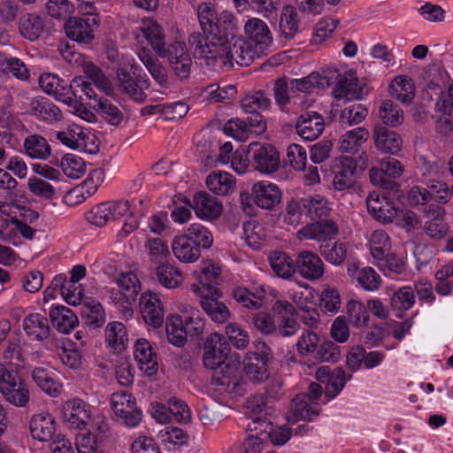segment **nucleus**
Listing matches in <instances>:
<instances>
[{
  "instance_id": "3",
  "label": "nucleus",
  "mask_w": 453,
  "mask_h": 453,
  "mask_svg": "<svg viewBox=\"0 0 453 453\" xmlns=\"http://www.w3.org/2000/svg\"><path fill=\"white\" fill-rule=\"evenodd\" d=\"M203 362L206 368H220L213 378L218 390L234 397L239 392V372L241 357L230 353V347L224 335L219 333L209 334L204 342Z\"/></svg>"
},
{
  "instance_id": "42",
  "label": "nucleus",
  "mask_w": 453,
  "mask_h": 453,
  "mask_svg": "<svg viewBox=\"0 0 453 453\" xmlns=\"http://www.w3.org/2000/svg\"><path fill=\"white\" fill-rule=\"evenodd\" d=\"M1 394L8 403L16 407H25L30 399L29 386L20 375Z\"/></svg>"
},
{
  "instance_id": "62",
  "label": "nucleus",
  "mask_w": 453,
  "mask_h": 453,
  "mask_svg": "<svg viewBox=\"0 0 453 453\" xmlns=\"http://www.w3.org/2000/svg\"><path fill=\"white\" fill-rule=\"evenodd\" d=\"M27 188L32 195L45 200H52L58 197V192L55 187L47 180L35 175H31L28 178Z\"/></svg>"
},
{
  "instance_id": "16",
  "label": "nucleus",
  "mask_w": 453,
  "mask_h": 453,
  "mask_svg": "<svg viewBox=\"0 0 453 453\" xmlns=\"http://www.w3.org/2000/svg\"><path fill=\"white\" fill-rule=\"evenodd\" d=\"M59 415L62 422L69 428L83 429L92 419L89 404L79 398H72L61 404Z\"/></svg>"
},
{
  "instance_id": "30",
  "label": "nucleus",
  "mask_w": 453,
  "mask_h": 453,
  "mask_svg": "<svg viewBox=\"0 0 453 453\" xmlns=\"http://www.w3.org/2000/svg\"><path fill=\"white\" fill-rule=\"evenodd\" d=\"M216 296L213 293L200 296L199 303L203 311L208 317L215 323L222 324L226 322L231 318V311L229 308L220 301L223 296V292L219 291Z\"/></svg>"
},
{
  "instance_id": "63",
  "label": "nucleus",
  "mask_w": 453,
  "mask_h": 453,
  "mask_svg": "<svg viewBox=\"0 0 453 453\" xmlns=\"http://www.w3.org/2000/svg\"><path fill=\"white\" fill-rule=\"evenodd\" d=\"M351 375L346 373L342 368L334 369L325 384V395L326 402L334 398L342 390L345 383L349 380Z\"/></svg>"
},
{
  "instance_id": "55",
  "label": "nucleus",
  "mask_w": 453,
  "mask_h": 453,
  "mask_svg": "<svg viewBox=\"0 0 453 453\" xmlns=\"http://www.w3.org/2000/svg\"><path fill=\"white\" fill-rule=\"evenodd\" d=\"M349 245L342 242H335L333 244H320L321 256L330 264L340 265L347 258Z\"/></svg>"
},
{
  "instance_id": "5",
  "label": "nucleus",
  "mask_w": 453,
  "mask_h": 453,
  "mask_svg": "<svg viewBox=\"0 0 453 453\" xmlns=\"http://www.w3.org/2000/svg\"><path fill=\"white\" fill-rule=\"evenodd\" d=\"M243 31L247 40L241 35L235 39L236 42L230 54V63L227 64L229 66L234 62L240 65H250L256 58L266 54L273 44L268 26L258 18H250L244 24Z\"/></svg>"
},
{
  "instance_id": "61",
  "label": "nucleus",
  "mask_w": 453,
  "mask_h": 453,
  "mask_svg": "<svg viewBox=\"0 0 453 453\" xmlns=\"http://www.w3.org/2000/svg\"><path fill=\"white\" fill-rule=\"evenodd\" d=\"M289 82V88L295 90V94L296 92L309 93L316 88H325L328 85V81L319 73H312L302 79H293Z\"/></svg>"
},
{
  "instance_id": "4",
  "label": "nucleus",
  "mask_w": 453,
  "mask_h": 453,
  "mask_svg": "<svg viewBox=\"0 0 453 453\" xmlns=\"http://www.w3.org/2000/svg\"><path fill=\"white\" fill-rule=\"evenodd\" d=\"M211 35H200L195 46V52L206 60L220 61L222 65L230 63L232 47L235 44L239 35L237 20L234 14L229 11H223L217 19V27Z\"/></svg>"
},
{
  "instance_id": "40",
  "label": "nucleus",
  "mask_w": 453,
  "mask_h": 453,
  "mask_svg": "<svg viewBox=\"0 0 453 453\" xmlns=\"http://www.w3.org/2000/svg\"><path fill=\"white\" fill-rule=\"evenodd\" d=\"M415 83L407 75L395 77L388 86L389 95L403 104H410L415 96Z\"/></svg>"
},
{
  "instance_id": "7",
  "label": "nucleus",
  "mask_w": 453,
  "mask_h": 453,
  "mask_svg": "<svg viewBox=\"0 0 453 453\" xmlns=\"http://www.w3.org/2000/svg\"><path fill=\"white\" fill-rule=\"evenodd\" d=\"M205 323L201 312L194 308L185 309L181 314L170 313L165 319L167 340L173 345L181 347L186 343L188 335L202 334Z\"/></svg>"
},
{
  "instance_id": "20",
  "label": "nucleus",
  "mask_w": 453,
  "mask_h": 453,
  "mask_svg": "<svg viewBox=\"0 0 453 453\" xmlns=\"http://www.w3.org/2000/svg\"><path fill=\"white\" fill-rule=\"evenodd\" d=\"M139 311L147 325L154 328L163 325L165 307L159 294L152 291L142 293L139 300Z\"/></svg>"
},
{
  "instance_id": "27",
  "label": "nucleus",
  "mask_w": 453,
  "mask_h": 453,
  "mask_svg": "<svg viewBox=\"0 0 453 453\" xmlns=\"http://www.w3.org/2000/svg\"><path fill=\"white\" fill-rule=\"evenodd\" d=\"M366 205L372 217L381 223H390L397 215V210L393 203L375 191L367 196Z\"/></svg>"
},
{
  "instance_id": "41",
  "label": "nucleus",
  "mask_w": 453,
  "mask_h": 453,
  "mask_svg": "<svg viewBox=\"0 0 453 453\" xmlns=\"http://www.w3.org/2000/svg\"><path fill=\"white\" fill-rule=\"evenodd\" d=\"M104 338L106 346L114 352H122L127 347V331L122 322H109L104 329Z\"/></svg>"
},
{
  "instance_id": "8",
  "label": "nucleus",
  "mask_w": 453,
  "mask_h": 453,
  "mask_svg": "<svg viewBox=\"0 0 453 453\" xmlns=\"http://www.w3.org/2000/svg\"><path fill=\"white\" fill-rule=\"evenodd\" d=\"M39 84L46 94L65 104H74L77 97L82 99V95L79 92L83 93L88 98L95 96V90L91 84L81 76L74 77L67 87L57 74L45 73L40 76Z\"/></svg>"
},
{
  "instance_id": "49",
  "label": "nucleus",
  "mask_w": 453,
  "mask_h": 453,
  "mask_svg": "<svg viewBox=\"0 0 453 453\" xmlns=\"http://www.w3.org/2000/svg\"><path fill=\"white\" fill-rule=\"evenodd\" d=\"M305 217L311 219L326 217L331 211L329 202L319 195L301 198Z\"/></svg>"
},
{
  "instance_id": "57",
  "label": "nucleus",
  "mask_w": 453,
  "mask_h": 453,
  "mask_svg": "<svg viewBox=\"0 0 453 453\" xmlns=\"http://www.w3.org/2000/svg\"><path fill=\"white\" fill-rule=\"evenodd\" d=\"M379 117L384 125L390 127H398L404 120L403 110L391 100H385L380 104Z\"/></svg>"
},
{
  "instance_id": "12",
  "label": "nucleus",
  "mask_w": 453,
  "mask_h": 453,
  "mask_svg": "<svg viewBox=\"0 0 453 453\" xmlns=\"http://www.w3.org/2000/svg\"><path fill=\"white\" fill-rule=\"evenodd\" d=\"M221 267L219 264L207 259L203 260L198 268L192 272L196 282L191 285L192 292L196 296H203L213 293L218 296L221 275Z\"/></svg>"
},
{
  "instance_id": "26",
  "label": "nucleus",
  "mask_w": 453,
  "mask_h": 453,
  "mask_svg": "<svg viewBox=\"0 0 453 453\" xmlns=\"http://www.w3.org/2000/svg\"><path fill=\"white\" fill-rule=\"evenodd\" d=\"M338 234V226L332 220L316 221L300 228L296 237L298 241L313 240L324 242Z\"/></svg>"
},
{
  "instance_id": "32",
  "label": "nucleus",
  "mask_w": 453,
  "mask_h": 453,
  "mask_svg": "<svg viewBox=\"0 0 453 453\" xmlns=\"http://www.w3.org/2000/svg\"><path fill=\"white\" fill-rule=\"evenodd\" d=\"M192 208L197 218L202 220H213L222 212V203L205 191L195 194Z\"/></svg>"
},
{
  "instance_id": "45",
  "label": "nucleus",
  "mask_w": 453,
  "mask_h": 453,
  "mask_svg": "<svg viewBox=\"0 0 453 453\" xmlns=\"http://www.w3.org/2000/svg\"><path fill=\"white\" fill-rule=\"evenodd\" d=\"M104 440L102 426L89 429L81 433L76 438V448L78 453H99Z\"/></svg>"
},
{
  "instance_id": "50",
  "label": "nucleus",
  "mask_w": 453,
  "mask_h": 453,
  "mask_svg": "<svg viewBox=\"0 0 453 453\" xmlns=\"http://www.w3.org/2000/svg\"><path fill=\"white\" fill-rule=\"evenodd\" d=\"M23 329L35 340L46 338L50 332L47 319L39 313L27 315L23 320Z\"/></svg>"
},
{
  "instance_id": "58",
  "label": "nucleus",
  "mask_w": 453,
  "mask_h": 453,
  "mask_svg": "<svg viewBox=\"0 0 453 453\" xmlns=\"http://www.w3.org/2000/svg\"><path fill=\"white\" fill-rule=\"evenodd\" d=\"M60 167L64 174L71 179H80L87 171V165L83 158L71 153L62 157Z\"/></svg>"
},
{
  "instance_id": "38",
  "label": "nucleus",
  "mask_w": 453,
  "mask_h": 453,
  "mask_svg": "<svg viewBox=\"0 0 453 453\" xmlns=\"http://www.w3.org/2000/svg\"><path fill=\"white\" fill-rule=\"evenodd\" d=\"M49 315L52 326L62 334H69L79 324L75 313L64 305H53Z\"/></svg>"
},
{
  "instance_id": "14",
  "label": "nucleus",
  "mask_w": 453,
  "mask_h": 453,
  "mask_svg": "<svg viewBox=\"0 0 453 453\" xmlns=\"http://www.w3.org/2000/svg\"><path fill=\"white\" fill-rule=\"evenodd\" d=\"M56 138L71 150L93 152L97 149L96 135L89 129L78 124H70L58 131Z\"/></svg>"
},
{
  "instance_id": "60",
  "label": "nucleus",
  "mask_w": 453,
  "mask_h": 453,
  "mask_svg": "<svg viewBox=\"0 0 453 453\" xmlns=\"http://www.w3.org/2000/svg\"><path fill=\"white\" fill-rule=\"evenodd\" d=\"M246 243L254 250L260 249L266 239V231L264 226L257 221H248L243 226Z\"/></svg>"
},
{
  "instance_id": "13",
  "label": "nucleus",
  "mask_w": 453,
  "mask_h": 453,
  "mask_svg": "<svg viewBox=\"0 0 453 453\" xmlns=\"http://www.w3.org/2000/svg\"><path fill=\"white\" fill-rule=\"evenodd\" d=\"M249 155L251 165L256 171L264 175H271L280 168V153L271 144L251 142L249 145Z\"/></svg>"
},
{
  "instance_id": "54",
  "label": "nucleus",
  "mask_w": 453,
  "mask_h": 453,
  "mask_svg": "<svg viewBox=\"0 0 453 453\" xmlns=\"http://www.w3.org/2000/svg\"><path fill=\"white\" fill-rule=\"evenodd\" d=\"M88 99L91 101L90 106L111 124L117 125L122 120L121 111L110 100L97 99L96 93L94 97Z\"/></svg>"
},
{
  "instance_id": "6",
  "label": "nucleus",
  "mask_w": 453,
  "mask_h": 453,
  "mask_svg": "<svg viewBox=\"0 0 453 453\" xmlns=\"http://www.w3.org/2000/svg\"><path fill=\"white\" fill-rule=\"evenodd\" d=\"M247 408L250 411L251 421L248 424L250 432H256L270 439L273 444L282 446L291 438V429L285 425L273 426L266 416L271 415V408L266 406L265 397L261 395L248 399Z\"/></svg>"
},
{
  "instance_id": "21",
  "label": "nucleus",
  "mask_w": 453,
  "mask_h": 453,
  "mask_svg": "<svg viewBox=\"0 0 453 453\" xmlns=\"http://www.w3.org/2000/svg\"><path fill=\"white\" fill-rule=\"evenodd\" d=\"M251 197L257 207L271 210L281 203L282 191L274 182L263 180L252 185Z\"/></svg>"
},
{
  "instance_id": "44",
  "label": "nucleus",
  "mask_w": 453,
  "mask_h": 453,
  "mask_svg": "<svg viewBox=\"0 0 453 453\" xmlns=\"http://www.w3.org/2000/svg\"><path fill=\"white\" fill-rule=\"evenodd\" d=\"M81 305V317L88 325L99 328L105 323L106 313L99 301L88 296L84 298Z\"/></svg>"
},
{
  "instance_id": "18",
  "label": "nucleus",
  "mask_w": 453,
  "mask_h": 453,
  "mask_svg": "<svg viewBox=\"0 0 453 453\" xmlns=\"http://www.w3.org/2000/svg\"><path fill=\"white\" fill-rule=\"evenodd\" d=\"M99 24V17L96 14H89L84 18L73 17L65 22V31L70 39L88 44L93 41L95 30Z\"/></svg>"
},
{
  "instance_id": "10",
  "label": "nucleus",
  "mask_w": 453,
  "mask_h": 453,
  "mask_svg": "<svg viewBox=\"0 0 453 453\" xmlns=\"http://www.w3.org/2000/svg\"><path fill=\"white\" fill-rule=\"evenodd\" d=\"M288 300L295 308L308 316H303V323L309 326H315L319 322L317 311L318 291L311 286L303 283L299 288H289L286 292Z\"/></svg>"
},
{
  "instance_id": "53",
  "label": "nucleus",
  "mask_w": 453,
  "mask_h": 453,
  "mask_svg": "<svg viewBox=\"0 0 453 453\" xmlns=\"http://www.w3.org/2000/svg\"><path fill=\"white\" fill-rule=\"evenodd\" d=\"M44 28L42 19L35 14H26L19 19V31L22 37L35 41L40 37Z\"/></svg>"
},
{
  "instance_id": "11",
  "label": "nucleus",
  "mask_w": 453,
  "mask_h": 453,
  "mask_svg": "<svg viewBox=\"0 0 453 453\" xmlns=\"http://www.w3.org/2000/svg\"><path fill=\"white\" fill-rule=\"evenodd\" d=\"M273 358L271 349L265 343H257L255 350L249 351L243 360L244 378L248 381L259 383L269 377L268 364Z\"/></svg>"
},
{
  "instance_id": "24",
  "label": "nucleus",
  "mask_w": 453,
  "mask_h": 453,
  "mask_svg": "<svg viewBox=\"0 0 453 453\" xmlns=\"http://www.w3.org/2000/svg\"><path fill=\"white\" fill-rule=\"evenodd\" d=\"M296 271L302 278L315 281L323 277L325 264L318 254L310 250H303L297 255Z\"/></svg>"
},
{
  "instance_id": "56",
  "label": "nucleus",
  "mask_w": 453,
  "mask_h": 453,
  "mask_svg": "<svg viewBox=\"0 0 453 453\" xmlns=\"http://www.w3.org/2000/svg\"><path fill=\"white\" fill-rule=\"evenodd\" d=\"M346 313L349 323L356 327H365L368 325L369 311L367 305L360 300L351 299L346 303Z\"/></svg>"
},
{
  "instance_id": "64",
  "label": "nucleus",
  "mask_w": 453,
  "mask_h": 453,
  "mask_svg": "<svg viewBox=\"0 0 453 453\" xmlns=\"http://www.w3.org/2000/svg\"><path fill=\"white\" fill-rule=\"evenodd\" d=\"M24 148L28 157L36 159H46L50 154L47 141L40 135H31L24 142Z\"/></svg>"
},
{
  "instance_id": "31",
  "label": "nucleus",
  "mask_w": 453,
  "mask_h": 453,
  "mask_svg": "<svg viewBox=\"0 0 453 453\" xmlns=\"http://www.w3.org/2000/svg\"><path fill=\"white\" fill-rule=\"evenodd\" d=\"M372 139L375 147L383 153L396 155L403 147L400 134L388 130L380 123H377L372 129Z\"/></svg>"
},
{
  "instance_id": "35",
  "label": "nucleus",
  "mask_w": 453,
  "mask_h": 453,
  "mask_svg": "<svg viewBox=\"0 0 453 453\" xmlns=\"http://www.w3.org/2000/svg\"><path fill=\"white\" fill-rule=\"evenodd\" d=\"M171 249L174 257L180 263L193 264L201 257V250L182 232L173 238Z\"/></svg>"
},
{
  "instance_id": "23",
  "label": "nucleus",
  "mask_w": 453,
  "mask_h": 453,
  "mask_svg": "<svg viewBox=\"0 0 453 453\" xmlns=\"http://www.w3.org/2000/svg\"><path fill=\"white\" fill-rule=\"evenodd\" d=\"M276 316L277 330L282 336H291L298 328L296 308L287 300H277L273 305Z\"/></svg>"
},
{
  "instance_id": "43",
  "label": "nucleus",
  "mask_w": 453,
  "mask_h": 453,
  "mask_svg": "<svg viewBox=\"0 0 453 453\" xmlns=\"http://www.w3.org/2000/svg\"><path fill=\"white\" fill-rule=\"evenodd\" d=\"M367 128L358 127L343 133L338 140V150L342 153H350L357 150L369 138Z\"/></svg>"
},
{
  "instance_id": "33",
  "label": "nucleus",
  "mask_w": 453,
  "mask_h": 453,
  "mask_svg": "<svg viewBox=\"0 0 453 453\" xmlns=\"http://www.w3.org/2000/svg\"><path fill=\"white\" fill-rule=\"evenodd\" d=\"M347 273L352 282H356L366 291H376L381 285L380 276L370 266L360 268L357 264L351 263L347 266Z\"/></svg>"
},
{
  "instance_id": "15",
  "label": "nucleus",
  "mask_w": 453,
  "mask_h": 453,
  "mask_svg": "<svg viewBox=\"0 0 453 453\" xmlns=\"http://www.w3.org/2000/svg\"><path fill=\"white\" fill-rule=\"evenodd\" d=\"M111 405L118 421L127 426L135 427L142 421V413L136 407L135 398L129 393L119 391L112 394Z\"/></svg>"
},
{
  "instance_id": "36",
  "label": "nucleus",
  "mask_w": 453,
  "mask_h": 453,
  "mask_svg": "<svg viewBox=\"0 0 453 453\" xmlns=\"http://www.w3.org/2000/svg\"><path fill=\"white\" fill-rule=\"evenodd\" d=\"M325 128L324 118L315 112L309 111L302 114L296 123V132L304 140L317 139Z\"/></svg>"
},
{
  "instance_id": "19",
  "label": "nucleus",
  "mask_w": 453,
  "mask_h": 453,
  "mask_svg": "<svg viewBox=\"0 0 453 453\" xmlns=\"http://www.w3.org/2000/svg\"><path fill=\"white\" fill-rule=\"evenodd\" d=\"M278 292L275 288L259 285L254 288V291L249 290L245 287H236L234 288L233 298L245 308L259 309L269 302V298H276Z\"/></svg>"
},
{
  "instance_id": "39",
  "label": "nucleus",
  "mask_w": 453,
  "mask_h": 453,
  "mask_svg": "<svg viewBox=\"0 0 453 453\" xmlns=\"http://www.w3.org/2000/svg\"><path fill=\"white\" fill-rule=\"evenodd\" d=\"M158 283L167 289H176L184 283L182 272L170 262H162L155 269Z\"/></svg>"
},
{
  "instance_id": "2",
  "label": "nucleus",
  "mask_w": 453,
  "mask_h": 453,
  "mask_svg": "<svg viewBox=\"0 0 453 453\" xmlns=\"http://www.w3.org/2000/svg\"><path fill=\"white\" fill-rule=\"evenodd\" d=\"M106 57L110 61L118 65L114 84L82 54L73 53L71 61H74L81 66L82 71L93 81L97 88L105 94L113 93L114 87H116L134 100L142 101L144 98L142 87L138 85L132 77V75H138V72L141 70L134 58L130 55L119 54V50L113 46L107 48Z\"/></svg>"
},
{
  "instance_id": "59",
  "label": "nucleus",
  "mask_w": 453,
  "mask_h": 453,
  "mask_svg": "<svg viewBox=\"0 0 453 453\" xmlns=\"http://www.w3.org/2000/svg\"><path fill=\"white\" fill-rule=\"evenodd\" d=\"M236 94L237 88L232 84L222 87L218 84H210L203 90V96L213 103H226L234 99Z\"/></svg>"
},
{
  "instance_id": "29",
  "label": "nucleus",
  "mask_w": 453,
  "mask_h": 453,
  "mask_svg": "<svg viewBox=\"0 0 453 453\" xmlns=\"http://www.w3.org/2000/svg\"><path fill=\"white\" fill-rule=\"evenodd\" d=\"M319 412L320 408L317 402L310 401L309 395H297L290 404L286 419L290 423H296L301 419L311 421Z\"/></svg>"
},
{
  "instance_id": "37",
  "label": "nucleus",
  "mask_w": 453,
  "mask_h": 453,
  "mask_svg": "<svg viewBox=\"0 0 453 453\" xmlns=\"http://www.w3.org/2000/svg\"><path fill=\"white\" fill-rule=\"evenodd\" d=\"M208 189L217 196H228L236 189V179L228 172L217 170L211 172L205 180Z\"/></svg>"
},
{
  "instance_id": "47",
  "label": "nucleus",
  "mask_w": 453,
  "mask_h": 453,
  "mask_svg": "<svg viewBox=\"0 0 453 453\" xmlns=\"http://www.w3.org/2000/svg\"><path fill=\"white\" fill-rule=\"evenodd\" d=\"M342 306L341 295L335 288L326 286L318 292L317 309L329 315L336 314Z\"/></svg>"
},
{
  "instance_id": "34",
  "label": "nucleus",
  "mask_w": 453,
  "mask_h": 453,
  "mask_svg": "<svg viewBox=\"0 0 453 453\" xmlns=\"http://www.w3.org/2000/svg\"><path fill=\"white\" fill-rule=\"evenodd\" d=\"M32 379L43 392L52 397L60 395L63 385L54 370L48 366H37L32 371Z\"/></svg>"
},
{
  "instance_id": "1",
  "label": "nucleus",
  "mask_w": 453,
  "mask_h": 453,
  "mask_svg": "<svg viewBox=\"0 0 453 453\" xmlns=\"http://www.w3.org/2000/svg\"><path fill=\"white\" fill-rule=\"evenodd\" d=\"M139 46L137 56L158 84L166 82V73L159 60L145 43L151 46L157 57L166 58L174 73L181 79L189 75L192 65L190 53L183 42L175 41L165 49V35L162 26L153 18H143L134 31Z\"/></svg>"
},
{
  "instance_id": "9",
  "label": "nucleus",
  "mask_w": 453,
  "mask_h": 453,
  "mask_svg": "<svg viewBox=\"0 0 453 453\" xmlns=\"http://www.w3.org/2000/svg\"><path fill=\"white\" fill-rule=\"evenodd\" d=\"M117 287L110 290L109 298L124 314H131L136 297L141 290V283L137 275L132 272L119 275Z\"/></svg>"
},
{
  "instance_id": "25",
  "label": "nucleus",
  "mask_w": 453,
  "mask_h": 453,
  "mask_svg": "<svg viewBox=\"0 0 453 453\" xmlns=\"http://www.w3.org/2000/svg\"><path fill=\"white\" fill-rule=\"evenodd\" d=\"M29 432L34 440L47 442L55 437L57 432V420L48 411H40L31 416L29 420Z\"/></svg>"
},
{
  "instance_id": "46",
  "label": "nucleus",
  "mask_w": 453,
  "mask_h": 453,
  "mask_svg": "<svg viewBox=\"0 0 453 453\" xmlns=\"http://www.w3.org/2000/svg\"><path fill=\"white\" fill-rule=\"evenodd\" d=\"M268 259L272 270L278 277L288 280L295 274V262L286 252L273 251L269 255Z\"/></svg>"
},
{
  "instance_id": "51",
  "label": "nucleus",
  "mask_w": 453,
  "mask_h": 453,
  "mask_svg": "<svg viewBox=\"0 0 453 453\" xmlns=\"http://www.w3.org/2000/svg\"><path fill=\"white\" fill-rule=\"evenodd\" d=\"M368 245L372 257L382 261L391 248L388 234L382 229L374 230L368 237Z\"/></svg>"
},
{
  "instance_id": "22",
  "label": "nucleus",
  "mask_w": 453,
  "mask_h": 453,
  "mask_svg": "<svg viewBox=\"0 0 453 453\" xmlns=\"http://www.w3.org/2000/svg\"><path fill=\"white\" fill-rule=\"evenodd\" d=\"M335 174L333 186L335 189L343 191L353 188L357 180V165L354 157L341 156L335 159Z\"/></svg>"
},
{
  "instance_id": "17",
  "label": "nucleus",
  "mask_w": 453,
  "mask_h": 453,
  "mask_svg": "<svg viewBox=\"0 0 453 453\" xmlns=\"http://www.w3.org/2000/svg\"><path fill=\"white\" fill-rule=\"evenodd\" d=\"M369 92L366 81L358 78L353 70H349L339 75L333 89V95L337 99L359 100Z\"/></svg>"
},
{
  "instance_id": "48",
  "label": "nucleus",
  "mask_w": 453,
  "mask_h": 453,
  "mask_svg": "<svg viewBox=\"0 0 453 453\" xmlns=\"http://www.w3.org/2000/svg\"><path fill=\"white\" fill-rule=\"evenodd\" d=\"M182 233L201 250L210 249L214 242L211 231L200 223L190 224Z\"/></svg>"
},
{
  "instance_id": "28",
  "label": "nucleus",
  "mask_w": 453,
  "mask_h": 453,
  "mask_svg": "<svg viewBox=\"0 0 453 453\" xmlns=\"http://www.w3.org/2000/svg\"><path fill=\"white\" fill-rule=\"evenodd\" d=\"M134 357L139 368L148 376L157 372V355L151 343L145 338L138 339L134 345Z\"/></svg>"
},
{
  "instance_id": "52",
  "label": "nucleus",
  "mask_w": 453,
  "mask_h": 453,
  "mask_svg": "<svg viewBox=\"0 0 453 453\" xmlns=\"http://www.w3.org/2000/svg\"><path fill=\"white\" fill-rule=\"evenodd\" d=\"M17 232L27 239L33 238L35 234V230L31 226L22 223L15 217H12L10 220L0 219V237L2 239L10 241Z\"/></svg>"
}]
</instances>
